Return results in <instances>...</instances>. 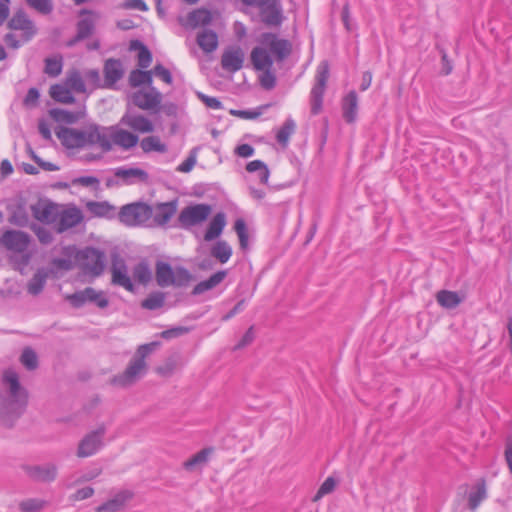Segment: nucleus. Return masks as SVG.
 <instances>
[{
  "instance_id": "1",
  "label": "nucleus",
  "mask_w": 512,
  "mask_h": 512,
  "mask_svg": "<svg viewBox=\"0 0 512 512\" xmlns=\"http://www.w3.org/2000/svg\"><path fill=\"white\" fill-rule=\"evenodd\" d=\"M259 45L250 53L253 68L260 71L259 82L263 89L272 90L276 86V75L273 71V56L277 62H283L292 51L287 39H282L272 32H264L258 37Z\"/></svg>"
},
{
  "instance_id": "2",
  "label": "nucleus",
  "mask_w": 512,
  "mask_h": 512,
  "mask_svg": "<svg viewBox=\"0 0 512 512\" xmlns=\"http://www.w3.org/2000/svg\"><path fill=\"white\" fill-rule=\"evenodd\" d=\"M2 382L8 387V396L0 393V419L12 422L19 418L28 404V392L21 386L19 376L13 369L3 372Z\"/></svg>"
},
{
  "instance_id": "3",
  "label": "nucleus",
  "mask_w": 512,
  "mask_h": 512,
  "mask_svg": "<svg viewBox=\"0 0 512 512\" xmlns=\"http://www.w3.org/2000/svg\"><path fill=\"white\" fill-rule=\"evenodd\" d=\"M159 341L142 344L138 347L135 356L130 360L123 373L115 375L111 383L115 386L128 387L136 382L146 370L145 358L160 346Z\"/></svg>"
},
{
  "instance_id": "4",
  "label": "nucleus",
  "mask_w": 512,
  "mask_h": 512,
  "mask_svg": "<svg viewBox=\"0 0 512 512\" xmlns=\"http://www.w3.org/2000/svg\"><path fill=\"white\" fill-rule=\"evenodd\" d=\"M155 278L157 285L165 288L168 286L186 287L193 280L192 274L183 266L175 269L164 261H157L155 264Z\"/></svg>"
},
{
  "instance_id": "5",
  "label": "nucleus",
  "mask_w": 512,
  "mask_h": 512,
  "mask_svg": "<svg viewBox=\"0 0 512 512\" xmlns=\"http://www.w3.org/2000/svg\"><path fill=\"white\" fill-rule=\"evenodd\" d=\"M151 217V205L144 202L126 204L121 207L118 213L119 221L129 227L144 225Z\"/></svg>"
},
{
  "instance_id": "6",
  "label": "nucleus",
  "mask_w": 512,
  "mask_h": 512,
  "mask_svg": "<svg viewBox=\"0 0 512 512\" xmlns=\"http://www.w3.org/2000/svg\"><path fill=\"white\" fill-rule=\"evenodd\" d=\"M212 212V206L206 203L191 204L184 207L178 217L177 226L189 230L205 222Z\"/></svg>"
},
{
  "instance_id": "7",
  "label": "nucleus",
  "mask_w": 512,
  "mask_h": 512,
  "mask_svg": "<svg viewBox=\"0 0 512 512\" xmlns=\"http://www.w3.org/2000/svg\"><path fill=\"white\" fill-rule=\"evenodd\" d=\"M106 126L99 124H89L81 130V148L98 146L103 152L112 150V144L109 140V130Z\"/></svg>"
},
{
  "instance_id": "8",
  "label": "nucleus",
  "mask_w": 512,
  "mask_h": 512,
  "mask_svg": "<svg viewBox=\"0 0 512 512\" xmlns=\"http://www.w3.org/2000/svg\"><path fill=\"white\" fill-rule=\"evenodd\" d=\"M247 6L257 7L261 21L267 26H279L283 21L280 0H241Z\"/></svg>"
},
{
  "instance_id": "9",
  "label": "nucleus",
  "mask_w": 512,
  "mask_h": 512,
  "mask_svg": "<svg viewBox=\"0 0 512 512\" xmlns=\"http://www.w3.org/2000/svg\"><path fill=\"white\" fill-rule=\"evenodd\" d=\"M77 258L81 261L86 274L98 277L104 272L106 255L102 250L95 247H85L78 252Z\"/></svg>"
},
{
  "instance_id": "10",
  "label": "nucleus",
  "mask_w": 512,
  "mask_h": 512,
  "mask_svg": "<svg viewBox=\"0 0 512 512\" xmlns=\"http://www.w3.org/2000/svg\"><path fill=\"white\" fill-rule=\"evenodd\" d=\"M329 78V63L322 61L316 70L315 83L311 89V113L317 115L320 113L323 105V96L326 89V84Z\"/></svg>"
},
{
  "instance_id": "11",
  "label": "nucleus",
  "mask_w": 512,
  "mask_h": 512,
  "mask_svg": "<svg viewBox=\"0 0 512 512\" xmlns=\"http://www.w3.org/2000/svg\"><path fill=\"white\" fill-rule=\"evenodd\" d=\"M106 430V426L100 424L95 430L87 433L78 444L77 456L87 458L95 455L104 446Z\"/></svg>"
},
{
  "instance_id": "12",
  "label": "nucleus",
  "mask_w": 512,
  "mask_h": 512,
  "mask_svg": "<svg viewBox=\"0 0 512 512\" xmlns=\"http://www.w3.org/2000/svg\"><path fill=\"white\" fill-rule=\"evenodd\" d=\"M111 283L115 286L123 287L129 292H134V284L128 274V267L125 260L118 254H114L111 259Z\"/></svg>"
},
{
  "instance_id": "13",
  "label": "nucleus",
  "mask_w": 512,
  "mask_h": 512,
  "mask_svg": "<svg viewBox=\"0 0 512 512\" xmlns=\"http://www.w3.org/2000/svg\"><path fill=\"white\" fill-rule=\"evenodd\" d=\"M132 103L142 110L158 111L162 101V94L156 87L147 90H137L131 95Z\"/></svg>"
},
{
  "instance_id": "14",
  "label": "nucleus",
  "mask_w": 512,
  "mask_h": 512,
  "mask_svg": "<svg viewBox=\"0 0 512 512\" xmlns=\"http://www.w3.org/2000/svg\"><path fill=\"white\" fill-rule=\"evenodd\" d=\"M31 237L28 233L21 230L8 229L3 232L0 238V244L9 251L23 253L27 251Z\"/></svg>"
},
{
  "instance_id": "15",
  "label": "nucleus",
  "mask_w": 512,
  "mask_h": 512,
  "mask_svg": "<svg viewBox=\"0 0 512 512\" xmlns=\"http://www.w3.org/2000/svg\"><path fill=\"white\" fill-rule=\"evenodd\" d=\"M8 27L11 30L23 31L22 40L23 42H29L37 34V28L34 22L29 18L27 13L20 9L16 11L11 19L8 21Z\"/></svg>"
},
{
  "instance_id": "16",
  "label": "nucleus",
  "mask_w": 512,
  "mask_h": 512,
  "mask_svg": "<svg viewBox=\"0 0 512 512\" xmlns=\"http://www.w3.org/2000/svg\"><path fill=\"white\" fill-rule=\"evenodd\" d=\"M26 475L35 482L51 483L58 475V467L54 463L43 465H23Z\"/></svg>"
},
{
  "instance_id": "17",
  "label": "nucleus",
  "mask_w": 512,
  "mask_h": 512,
  "mask_svg": "<svg viewBox=\"0 0 512 512\" xmlns=\"http://www.w3.org/2000/svg\"><path fill=\"white\" fill-rule=\"evenodd\" d=\"M33 217L41 223L53 224L58 219V206L46 199H39L30 205Z\"/></svg>"
},
{
  "instance_id": "18",
  "label": "nucleus",
  "mask_w": 512,
  "mask_h": 512,
  "mask_svg": "<svg viewBox=\"0 0 512 512\" xmlns=\"http://www.w3.org/2000/svg\"><path fill=\"white\" fill-rule=\"evenodd\" d=\"M104 81L102 86L106 89H114L116 83L124 76V68L120 59L109 58L103 66Z\"/></svg>"
},
{
  "instance_id": "19",
  "label": "nucleus",
  "mask_w": 512,
  "mask_h": 512,
  "mask_svg": "<svg viewBox=\"0 0 512 512\" xmlns=\"http://www.w3.org/2000/svg\"><path fill=\"white\" fill-rule=\"evenodd\" d=\"M178 200L174 199L168 202H160L151 206L152 217L157 226L164 227L170 219L176 214Z\"/></svg>"
},
{
  "instance_id": "20",
  "label": "nucleus",
  "mask_w": 512,
  "mask_h": 512,
  "mask_svg": "<svg viewBox=\"0 0 512 512\" xmlns=\"http://www.w3.org/2000/svg\"><path fill=\"white\" fill-rule=\"evenodd\" d=\"M114 175L122 181L123 185H134L136 183H147L149 174L138 167H117Z\"/></svg>"
},
{
  "instance_id": "21",
  "label": "nucleus",
  "mask_w": 512,
  "mask_h": 512,
  "mask_svg": "<svg viewBox=\"0 0 512 512\" xmlns=\"http://www.w3.org/2000/svg\"><path fill=\"white\" fill-rule=\"evenodd\" d=\"M244 58V52L240 47H229L221 56V66L225 71L235 73L242 69Z\"/></svg>"
},
{
  "instance_id": "22",
  "label": "nucleus",
  "mask_w": 512,
  "mask_h": 512,
  "mask_svg": "<svg viewBox=\"0 0 512 512\" xmlns=\"http://www.w3.org/2000/svg\"><path fill=\"white\" fill-rule=\"evenodd\" d=\"M109 140L111 144H115L124 150H129L136 146L139 142V137L127 130L120 129L116 126H109Z\"/></svg>"
},
{
  "instance_id": "23",
  "label": "nucleus",
  "mask_w": 512,
  "mask_h": 512,
  "mask_svg": "<svg viewBox=\"0 0 512 512\" xmlns=\"http://www.w3.org/2000/svg\"><path fill=\"white\" fill-rule=\"evenodd\" d=\"M120 122L140 133H151L154 131L152 121L141 114L126 112Z\"/></svg>"
},
{
  "instance_id": "24",
  "label": "nucleus",
  "mask_w": 512,
  "mask_h": 512,
  "mask_svg": "<svg viewBox=\"0 0 512 512\" xmlns=\"http://www.w3.org/2000/svg\"><path fill=\"white\" fill-rule=\"evenodd\" d=\"M58 224L56 231L63 233L68 229L77 226L82 220L83 215L80 209L73 207L63 210L61 213L58 212Z\"/></svg>"
},
{
  "instance_id": "25",
  "label": "nucleus",
  "mask_w": 512,
  "mask_h": 512,
  "mask_svg": "<svg viewBox=\"0 0 512 512\" xmlns=\"http://www.w3.org/2000/svg\"><path fill=\"white\" fill-rule=\"evenodd\" d=\"M55 134L65 148H81L82 136L80 129L60 126L55 129Z\"/></svg>"
},
{
  "instance_id": "26",
  "label": "nucleus",
  "mask_w": 512,
  "mask_h": 512,
  "mask_svg": "<svg viewBox=\"0 0 512 512\" xmlns=\"http://www.w3.org/2000/svg\"><path fill=\"white\" fill-rule=\"evenodd\" d=\"M133 496V492L129 490H122L113 498L96 507L95 512H119L124 508L127 501L133 498Z\"/></svg>"
},
{
  "instance_id": "27",
  "label": "nucleus",
  "mask_w": 512,
  "mask_h": 512,
  "mask_svg": "<svg viewBox=\"0 0 512 512\" xmlns=\"http://www.w3.org/2000/svg\"><path fill=\"white\" fill-rule=\"evenodd\" d=\"M358 110V96L352 90L343 99L342 102V115L347 123L355 122Z\"/></svg>"
},
{
  "instance_id": "28",
  "label": "nucleus",
  "mask_w": 512,
  "mask_h": 512,
  "mask_svg": "<svg viewBox=\"0 0 512 512\" xmlns=\"http://www.w3.org/2000/svg\"><path fill=\"white\" fill-rule=\"evenodd\" d=\"M226 226V215L223 212L216 213L211 219L204 234V240L210 242L218 238Z\"/></svg>"
},
{
  "instance_id": "29",
  "label": "nucleus",
  "mask_w": 512,
  "mask_h": 512,
  "mask_svg": "<svg viewBox=\"0 0 512 512\" xmlns=\"http://www.w3.org/2000/svg\"><path fill=\"white\" fill-rule=\"evenodd\" d=\"M196 41L205 53H211L217 49L218 35L213 30L204 29L198 33Z\"/></svg>"
},
{
  "instance_id": "30",
  "label": "nucleus",
  "mask_w": 512,
  "mask_h": 512,
  "mask_svg": "<svg viewBox=\"0 0 512 512\" xmlns=\"http://www.w3.org/2000/svg\"><path fill=\"white\" fill-rule=\"evenodd\" d=\"M212 21V14L205 8H199L191 11L186 19L187 27L196 28L198 26L209 25Z\"/></svg>"
},
{
  "instance_id": "31",
  "label": "nucleus",
  "mask_w": 512,
  "mask_h": 512,
  "mask_svg": "<svg viewBox=\"0 0 512 512\" xmlns=\"http://www.w3.org/2000/svg\"><path fill=\"white\" fill-rule=\"evenodd\" d=\"M487 498L486 481L481 478L477 481L473 490L468 496V507L470 510L475 511L483 500Z\"/></svg>"
},
{
  "instance_id": "32",
  "label": "nucleus",
  "mask_w": 512,
  "mask_h": 512,
  "mask_svg": "<svg viewBox=\"0 0 512 512\" xmlns=\"http://www.w3.org/2000/svg\"><path fill=\"white\" fill-rule=\"evenodd\" d=\"M226 275L227 272L225 270L217 271L208 279L196 284L192 290V295H200L208 290L213 289L225 279Z\"/></svg>"
},
{
  "instance_id": "33",
  "label": "nucleus",
  "mask_w": 512,
  "mask_h": 512,
  "mask_svg": "<svg viewBox=\"0 0 512 512\" xmlns=\"http://www.w3.org/2000/svg\"><path fill=\"white\" fill-rule=\"evenodd\" d=\"M48 276L49 272L47 271V269H38L36 273L33 275V277L30 279L27 285V291L34 296L40 294L45 287Z\"/></svg>"
},
{
  "instance_id": "34",
  "label": "nucleus",
  "mask_w": 512,
  "mask_h": 512,
  "mask_svg": "<svg viewBox=\"0 0 512 512\" xmlns=\"http://www.w3.org/2000/svg\"><path fill=\"white\" fill-rule=\"evenodd\" d=\"M90 213L97 217L113 218L115 216V207L107 201H91L87 203Z\"/></svg>"
},
{
  "instance_id": "35",
  "label": "nucleus",
  "mask_w": 512,
  "mask_h": 512,
  "mask_svg": "<svg viewBox=\"0 0 512 512\" xmlns=\"http://www.w3.org/2000/svg\"><path fill=\"white\" fill-rule=\"evenodd\" d=\"M436 300L440 306L446 309H454L461 302L462 298L455 291L440 290L436 294Z\"/></svg>"
},
{
  "instance_id": "36",
  "label": "nucleus",
  "mask_w": 512,
  "mask_h": 512,
  "mask_svg": "<svg viewBox=\"0 0 512 512\" xmlns=\"http://www.w3.org/2000/svg\"><path fill=\"white\" fill-rule=\"evenodd\" d=\"M8 222L18 227H27L29 223V215L25 208V204L20 202L11 209Z\"/></svg>"
},
{
  "instance_id": "37",
  "label": "nucleus",
  "mask_w": 512,
  "mask_h": 512,
  "mask_svg": "<svg viewBox=\"0 0 512 512\" xmlns=\"http://www.w3.org/2000/svg\"><path fill=\"white\" fill-rule=\"evenodd\" d=\"M130 50H138V66L141 69H146L152 62V53L146 45L140 40H132L130 42Z\"/></svg>"
},
{
  "instance_id": "38",
  "label": "nucleus",
  "mask_w": 512,
  "mask_h": 512,
  "mask_svg": "<svg viewBox=\"0 0 512 512\" xmlns=\"http://www.w3.org/2000/svg\"><path fill=\"white\" fill-rule=\"evenodd\" d=\"M50 96L56 102L63 104H73L75 102V98L71 93V90L64 85L54 84L50 87L49 90Z\"/></svg>"
},
{
  "instance_id": "39",
  "label": "nucleus",
  "mask_w": 512,
  "mask_h": 512,
  "mask_svg": "<svg viewBox=\"0 0 512 512\" xmlns=\"http://www.w3.org/2000/svg\"><path fill=\"white\" fill-rule=\"evenodd\" d=\"M212 452L211 448H204L197 452L195 455L190 457L183 463V467L188 471H193L197 467L203 466L207 463L210 453Z\"/></svg>"
},
{
  "instance_id": "40",
  "label": "nucleus",
  "mask_w": 512,
  "mask_h": 512,
  "mask_svg": "<svg viewBox=\"0 0 512 512\" xmlns=\"http://www.w3.org/2000/svg\"><path fill=\"white\" fill-rule=\"evenodd\" d=\"M44 64L45 74L52 78L58 77L63 70V57L61 55L47 57L44 60Z\"/></svg>"
},
{
  "instance_id": "41",
  "label": "nucleus",
  "mask_w": 512,
  "mask_h": 512,
  "mask_svg": "<svg viewBox=\"0 0 512 512\" xmlns=\"http://www.w3.org/2000/svg\"><path fill=\"white\" fill-rule=\"evenodd\" d=\"M165 294L160 291L151 292L142 302L141 307L146 310H157L164 306Z\"/></svg>"
},
{
  "instance_id": "42",
  "label": "nucleus",
  "mask_w": 512,
  "mask_h": 512,
  "mask_svg": "<svg viewBox=\"0 0 512 512\" xmlns=\"http://www.w3.org/2000/svg\"><path fill=\"white\" fill-rule=\"evenodd\" d=\"M50 116L58 123L74 124L79 120V114L65 109L53 108L49 110Z\"/></svg>"
},
{
  "instance_id": "43",
  "label": "nucleus",
  "mask_w": 512,
  "mask_h": 512,
  "mask_svg": "<svg viewBox=\"0 0 512 512\" xmlns=\"http://www.w3.org/2000/svg\"><path fill=\"white\" fill-rule=\"evenodd\" d=\"M133 277L142 285H147L152 280V271L146 261H141L134 266Z\"/></svg>"
},
{
  "instance_id": "44",
  "label": "nucleus",
  "mask_w": 512,
  "mask_h": 512,
  "mask_svg": "<svg viewBox=\"0 0 512 512\" xmlns=\"http://www.w3.org/2000/svg\"><path fill=\"white\" fill-rule=\"evenodd\" d=\"M140 146L145 153H150L152 151L165 153L167 151V146L162 143L157 136H148L141 140Z\"/></svg>"
},
{
  "instance_id": "45",
  "label": "nucleus",
  "mask_w": 512,
  "mask_h": 512,
  "mask_svg": "<svg viewBox=\"0 0 512 512\" xmlns=\"http://www.w3.org/2000/svg\"><path fill=\"white\" fill-rule=\"evenodd\" d=\"M211 255L219 260L220 263L224 264L226 263L231 255H232V248L230 245L225 241H218L211 249Z\"/></svg>"
},
{
  "instance_id": "46",
  "label": "nucleus",
  "mask_w": 512,
  "mask_h": 512,
  "mask_svg": "<svg viewBox=\"0 0 512 512\" xmlns=\"http://www.w3.org/2000/svg\"><path fill=\"white\" fill-rule=\"evenodd\" d=\"M295 122L292 119H287L276 134V140L282 146L288 144L290 136L294 133Z\"/></svg>"
},
{
  "instance_id": "47",
  "label": "nucleus",
  "mask_w": 512,
  "mask_h": 512,
  "mask_svg": "<svg viewBox=\"0 0 512 512\" xmlns=\"http://www.w3.org/2000/svg\"><path fill=\"white\" fill-rule=\"evenodd\" d=\"M87 302L95 303L97 307L103 309L109 305L108 299L104 296L103 291H96L92 287L85 288Z\"/></svg>"
},
{
  "instance_id": "48",
  "label": "nucleus",
  "mask_w": 512,
  "mask_h": 512,
  "mask_svg": "<svg viewBox=\"0 0 512 512\" xmlns=\"http://www.w3.org/2000/svg\"><path fill=\"white\" fill-rule=\"evenodd\" d=\"M20 362L27 370H35L38 367L36 352L30 347L24 348L20 356Z\"/></svg>"
},
{
  "instance_id": "49",
  "label": "nucleus",
  "mask_w": 512,
  "mask_h": 512,
  "mask_svg": "<svg viewBox=\"0 0 512 512\" xmlns=\"http://www.w3.org/2000/svg\"><path fill=\"white\" fill-rule=\"evenodd\" d=\"M95 28V24L93 19L91 18H82L76 24V30L78 34V38H82L83 40L89 38Z\"/></svg>"
},
{
  "instance_id": "50",
  "label": "nucleus",
  "mask_w": 512,
  "mask_h": 512,
  "mask_svg": "<svg viewBox=\"0 0 512 512\" xmlns=\"http://www.w3.org/2000/svg\"><path fill=\"white\" fill-rule=\"evenodd\" d=\"M26 4L42 15H49L54 10L53 0H25Z\"/></svg>"
},
{
  "instance_id": "51",
  "label": "nucleus",
  "mask_w": 512,
  "mask_h": 512,
  "mask_svg": "<svg viewBox=\"0 0 512 512\" xmlns=\"http://www.w3.org/2000/svg\"><path fill=\"white\" fill-rule=\"evenodd\" d=\"M66 84L70 90H73L77 93H85L86 92L85 83L78 71H74L70 75H68V77L66 79Z\"/></svg>"
},
{
  "instance_id": "52",
  "label": "nucleus",
  "mask_w": 512,
  "mask_h": 512,
  "mask_svg": "<svg viewBox=\"0 0 512 512\" xmlns=\"http://www.w3.org/2000/svg\"><path fill=\"white\" fill-rule=\"evenodd\" d=\"M234 230L239 238L240 247L246 249L248 246V231L244 219L238 218L235 221Z\"/></svg>"
},
{
  "instance_id": "53",
  "label": "nucleus",
  "mask_w": 512,
  "mask_h": 512,
  "mask_svg": "<svg viewBox=\"0 0 512 512\" xmlns=\"http://www.w3.org/2000/svg\"><path fill=\"white\" fill-rule=\"evenodd\" d=\"M336 487V481L333 477H328L325 479V481L321 484L318 491L313 497V501L317 502L319 501L323 496L331 493L334 491Z\"/></svg>"
},
{
  "instance_id": "54",
  "label": "nucleus",
  "mask_w": 512,
  "mask_h": 512,
  "mask_svg": "<svg viewBox=\"0 0 512 512\" xmlns=\"http://www.w3.org/2000/svg\"><path fill=\"white\" fill-rule=\"evenodd\" d=\"M45 505V501L40 499H27L22 501L19 504V508L21 512H38L40 511Z\"/></svg>"
},
{
  "instance_id": "55",
  "label": "nucleus",
  "mask_w": 512,
  "mask_h": 512,
  "mask_svg": "<svg viewBox=\"0 0 512 512\" xmlns=\"http://www.w3.org/2000/svg\"><path fill=\"white\" fill-rule=\"evenodd\" d=\"M197 162V148H193L188 157L177 167V171L188 173L190 172Z\"/></svg>"
},
{
  "instance_id": "56",
  "label": "nucleus",
  "mask_w": 512,
  "mask_h": 512,
  "mask_svg": "<svg viewBox=\"0 0 512 512\" xmlns=\"http://www.w3.org/2000/svg\"><path fill=\"white\" fill-rule=\"evenodd\" d=\"M31 229L34 231V233L36 234L38 240L42 243V244H50L53 240V236L51 234V232L44 228V227H41V226H38L36 224H33L31 226Z\"/></svg>"
},
{
  "instance_id": "57",
  "label": "nucleus",
  "mask_w": 512,
  "mask_h": 512,
  "mask_svg": "<svg viewBox=\"0 0 512 512\" xmlns=\"http://www.w3.org/2000/svg\"><path fill=\"white\" fill-rule=\"evenodd\" d=\"M190 328L184 326H176L161 332V337L164 339H172L184 334H187Z\"/></svg>"
},
{
  "instance_id": "58",
  "label": "nucleus",
  "mask_w": 512,
  "mask_h": 512,
  "mask_svg": "<svg viewBox=\"0 0 512 512\" xmlns=\"http://www.w3.org/2000/svg\"><path fill=\"white\" fill-rule=\"evenodd\" d=\"M144 70L134 69L130 72L128 77L129 85L133 88L143 86Z\"/></svg>"
},
{
  "instance_id": "59",
  "label": "nucleus",
  "mask_w": 512,
  "mask_h": 512,
  "mask_svg": "<svg viewBox=\"0 0 512 512\" xmlns=\"http://www.w3.org/2000/svg\"><path fill=\"white\" fill-rule=\"evenodd\" d=\"M154 76L159 77L162 81L167 84H171L173 81L171 72L165 68L162 64H157L153 68Z\"/></svg>"
},
{
  "instance_id": "60",
  "label": "nucleus",
  "mask_w": 512,
  "mask_h": 512,
  "mask_svg": "<svg viewBox=\"0 0 512 512\" xmlns=\"http://www.w3.org/2000/svg\"><path fill=\"white\" fill-rule=\"evenodd\" d=\"M67 299L69 300V302L71 303V305L73 307H75V308L82 307L87 302L85 289H83L81 291H77V292L73 293L72 295H69L67 297Z\"/></svg>"
},
{
  "instance_id": "61",
  "label": "nucleus",
  "mask_w": 512,
  "mask_h": 512,
  "mask_svg": "<svg viewBox=\"0 0 512 512\" xmlns=\"http://www.w3.org/2000/svg\"><path fill=\"white\" fill-rule=\"evenodd\" d=\"M197 97L209 108L211 109H221L222 103L216 97L208 96L202 92H197Z\"/></svg>"
},
{
  "instance_id": "62",
  "label": "nucleus",
  "mask_w": 512,
  "mask_h": 512,
  "mask_svg": "<svg viewBox=\"0 0 512 512\" xmlns=\"http://www.w3.org/2000/svg\"><path fill=\"white\" fill-rule=\"evenodd\" d=\"M40 93L35 87L30 88L24 97L23 104L27 107L35 106L39 100Z\"/></svg>"
},
{
  "instance_id": "63",
  "label": "nucleus",
  "mask_w": 512,
  "mask_h": 512,
  "mask_svg": "<svg viewBox=\"0 0 512 512\" xmlns=\"http://www.w3.org/2000/svg\"><path fill=\"white\" fill-rule=\"evenodd\" d=\"M254 338H255L254 327L251 326L248 328V330L242 336L240 341L235 345L234 349L238 350V349H242V348L248 346L249 344H251L253 342Z\"/></svg>"
},
{
  "instance_id": "64",
  "label": "nucleus",
  "mask_w": 512,
  "mask_h": 512,
  "mask_svg": "<svg viewBox=\"0 0 512 512\" xmlns=\"http://www.w3.org/2000/svg\"><path fill=\"white\" fill-rule=\"evenodd\" d=\"M505 460L512 473V435H509L505 443Z\"/></svg>"
}]
</instances>
